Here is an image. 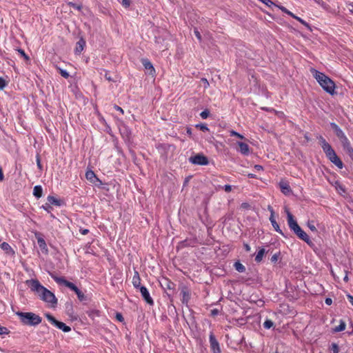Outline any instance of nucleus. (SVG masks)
<instances>
[{
    "mask_svg": "<svg viewBox=\"0 0 353 353\" xmlns=\"http://www.w3.org/2000/svg\"><path fill=\"white\" fill-rule=\"evenodd\" d=\"M80 232L81 233V234L85 235V234H88L89 230H88V229H80Z\"/></svg>",
    "mask_w": 353,
    "mask_h": 353,
    "instance_id": "obj_58",
    "label": "nucleus"
},
{
    "mask_svg": "<svg viewBox=\"0 0 353 353\" xmlns=\"http://www.w3.org/2000/svg\"><path fill=\"white\" fill-rule=\"evenodd\" d=\"M235 270L239 272H244L245 271V267L239 261H236L234 264Z\"/></svg>",
    "mask_w": 353,
    "mask_h": 353,
    "instance_id": "obj_27",
    "label": "nucleus"
},
{
    "mask_svg": "<svg viewBox=\"0 0 353 353\" xmlns=\"http://www.w3.org/2000/svg\"><path fill=\"white\" fill-rule=\"evenodd\" d=\"M294 19H296L298 21H299L301 23L304 25L308 29H310V26L309 23H307L305 21H304L303 19H302L301 18H300V17H299L297 16H295V17Z\"/></svg>",
    "mask_w": 353,
    "mask_h": 353,
    "instance_id": "obj_38",
    "label": "nucleus"
},
{
    "mask_svg": "<svg viewBox=\"0 0 353 353\" xmlns=\"http://www.w3.org/2000/svg\"><path fill=\"white\" fill-rule=\"evenodd\" d=\"M194 33L196 37L198 39V40L201 42L202 41V37L197 28H194Z\"/></svg>",
    "mask_w": 353,
    "mask_h": 353,
    "instance_id": "obj_44",
    "label": "nucleus"
},
{
    "mask_svg": "<svg viewBox=\"0 0 353 353\" xmlns=\"http://www.w3.org/2000/svg\"><path fill=\"white\" fill-rule=\"evenodd\" d=\"M87 314L89 317L94 319L95 316H100V311L98 310H89L86 312Z\"/></svg>",
    "mask_w": 353,
    "mask_h": 353,
    "instance_id": "obj_28",
    "label": "nucleus"
},
{
    "mask_svg": "<svg viewBox=\"0 0 353 353\" xmlns=\"http://www.w3.org/2000/svg\"><path fill=\"white\" fill-rule=\"evenodd\" d=\"M210 348L214 353H221V349L219 343L216 340L214 333L212 332H210L209 336Z\"/></svg>",
    "mask_w": 353,
    "mask_h": 353,
    "instance_id": "obj_10",
    "label": "nucleus"
},
{
    "mask_svg": "<svg viewBox=\"0 0 353 353\" xmlns=\"http://www.w3.org/2000/svg\"><path fill=\"white\" fill-rule=\"evenodd\" d=\"M223 189L226 192H230L232 190V186L230 185H225Z\"/></svg>",
    "mask_w": 353,
    "mask_h": 353,
    "instance_id": "obj_53",
    "label": "nucleus"
},
{
    "mask_svg": "<svg viewBox=\"0 0 353 353\" xmlns=\"http://www.w3.org/2000/svg\"><path fill=\"white\" fill-rule=\"evenodd\" d=\"M325 303L327 305H330L332 303V300L331 298H326L325 300Z\"/></svg>",
    "mask_w": 353,
    "mask_h": 353,
    "instance_id": "obj_56",
    "label": "nucleus"
},
{
    "mask_svg": "<svg viewBox=\"0 0 353 353\" xmlns=\"http://www.w3.org/2000/svg\"><path fill=\"white\" fill-rule=\"evenodd\" d=\"M307 225L310 228V230H312V232H317V230L314 225V221H308Z\"/></svg>",
    "mask_w": 353,
    "mask_h": 353,
    "instance_id": "obj_34",
    "label": "nucleus"
},
{
    "mask_svg": "<svg viewBox=\"0 0 353 353\" xmlns=\"http://www.w3.org/2000/svg\"><path fill=\"white\" fill-rule=\"evenodd\" d=\"M139 290L143 300L150 305H153L154 301L152 298L150 296L148 289L145 286H141L140 287Z\"/></svg>",
    "mask_w": 353,
    "mask_h": 353,
    "instance_id": "obj_11",
    "label": "nucleus"
},
{
    "mask_svg": "<svg viewBox=\"0 0 353 353\" xmlns=\"http://www.w3.org/2000/svg\"><path fill=\"white\" fill-rule=\"evenodd\" d=\"M249 206H250L249 204L247 203H243L241 204V207L243 208H248Z\"/></svg>",
    "mask_w": 353,
    "mask_h": 353,
    "instance_id": "obj_64",
    "label": "nucleus"
},
{
    "mask_svg": "<svg viewBox=\"0 0 353 353\" xmlns=\"http://www.w3.org/2000/svg\"><path fill=\"white\" fill-rule=\"evenodd\" d=\"M330 350L332 351V353H339V347L338 344L336 343H332L330 347Z\"/></svg>",
    "mask_w": 353,
    "mask_h": 353,
    "instance_id": "obj_31",
    "label": "nucleus"
},
{
    "mask_svg": "<svg viewBox=\"0 0 353 353\" xmlns=\"http://www.w3.org/2000/svg\"><path fill=\"white\" fill-rule=\"evenodd\" d=\"M36 161H37V165L38 168L40 170H41L43 169V166H42L41 163V159H40L39 154H37L36 156Z\"/></svg>",
    "mask_w": 353,
    "mask_h": 353,
    "instance_id": "obj_42",
    "label": "nucleus"
},
{
    "mask_svg": "<svg viewBox=\"0 0 353 353\" xmlns=\"http://www.w3.org/2000/svg\"><path fill=\"white\" fill-rule=\"evenodd\" d=\"M16 314L21 322L26 325L36 326L42 321V318L33 312H17Z\"/></svg>",
    "mask_w": 353,
    "mask_h": 353,
    "instance_id": "obj_5",
    "label": "nucleus"
},
{
    "mask_svg": "<svg viewBox=\"0 0 353 353\" xmlns=\"http://www.w3.org/2000/svg\"><path fill=\"white\" fill-rule=\"evenodd\" d=\"M35 237L37 240V243H38V245H39V247L40 248V249L42 251H44L46 253H47L48 251V247H47L45 240L41 236V234L38 232H35Z\"/></svg>",
    "mask_w": 353,
    "mask_h": 353,
    "instance_id": "obj_14",
    "label": "nucleus"
},
{
    "mask_svg": "<svg viewBox=\"0 0 353 353\" xmlns=\"http://www.w3.org/2000/svg\"><path fill=\"white\" fill-rule=\"evenodd\" d=\"M65 1L67 3L68 6L72 7L74 9H77L79 11H81L82 10L83 6L81 4H77L73 2H69L68 0H65Z\"/></svg>",
    "mask_w": 353,
    "mask_h": 353,
    "instance_id": "obj_30",
    "label": "nucleus"
},
{
    "mask_svg": "<svg viewBox=\"0 0 353 353\" xmlns=\"http://www.w3.org/2000/svg\"><path fill=\"white\" fill-rule=\"evenodd\" d=\"M259 1L268 6H270L272 4H273V3L271 0H259Z\"/></svg>",
    "mask_w": 353,
    "mask_h": 353,
    "instance_id": "obj_52",
    "label": "nucleus"
},
{
    "mask_svg": "<svg viewBox=\"0 0 353 353\" xmlns=\"http://www.w3.org/2000/svg\"><path fill=\"white\" fill-rule=\"evenodd\" d=\"M3 179H4V175H3V170H2L1 167H0V181H3Z\"/></svg>",
    "mask_w": 353,
    "mask_h": 353,
    "instance_id": "obj_62",
    "label": "nucleus"
},
{
    "mask_svg": "<svg viewBox=\"0 0 353 353\" xmlns=\"http://www.w3.org/2000/svg\"><path fill=\"white\" fill-rule=\"evenodd\" d=\"M318 139L326 157L338 168L342 169L343 168V163L337 156L332 145L321 135L318 137Z\"/></svg>",
    "mask_w": 353,
    "mask_h": 353,
    "instance_id": "obj_2",
    "label": "nucleus"
},
{
    "mask_svg": "<svg viewBox=\"0 0 353 353\" xmlns=\"http://www.w3.org/2000/svg\"><path fill=\"white\" fill-rule=\"evenodd\" d=\"M269 219L271 223H272V221H276V220L274 219V212H272Z\"/></svg>",
    "mask_w": 353,
    "mask_h": 353,
    "instance_id": "obj_59",
    "label": "nucleus"
},
{
    "mask_svg": "<svg viewBox=\"0 0 353 353\" xmlns=\"http://www.w3.org/2000/svg\"><path fill=\"white\" fill-rule=\"evenodd\" d=\"M41 208L45 210L47 212L50 213L52 210H53V208L51 206V205L48 203H46L45 205H43L41 206Z\"/></svg>",
    "mask_w": 353,
    "mask_h": 353,
    "instance_id": "obj_36",
    "label": "nucleus"
},
{
    "mask_svg": "<svg viewBox=\"0 0 353 353\" xmlns=\"http://www.w3.org/2000/svg\"><path fill=\"white\" fill-rule=\"evenodd\" d=\"M85 46V41L83 38H81L76 44V48L74 49L75 54H80L83 50Z\"/></svg>",
    "mask_w": 353,
    "mask_h": 353,
    "instance_id": "obj_19",
    "label": "nucleus"
},
{
    "mask_svg": "<svg viewBox=\"0 0 353 353\" xmlns=\"http://www.w3.org/2000/svg\"><path fill=\"white\" fill-rule=\"evenodd\" d=\"M30 290L37 294L40 299L50 303L52 307H55L57 304V299L54 294L43 286L37 279H30L26 281Z\"/></svg>",
    "mask_w": 353,
    "mask_h": 353,
    "instance_id": "obj_1",
    "label": "nucleus"
},
{
    "mask_svg": "<svg viewBox=\"0 0 353 353\" xmlns=\"http://www.w3.org/2000/svg\"><path fill=\"white\" fill-rule=\"evenodd\" d=\"M243 247H244V249L246 252H250V250H251V248L250 246L248 244V243H244L243 244Z\"/></svg>",
    "mask_w": 353,
    "mask_h": 353,
    "instance_id": "obj_57",
    "label": "nucleus"
},
{
    "mask_svg": "<svg viewBox=\"0 0 353 353\" xmlns=\"http://www.w3.org/2000/svg\"><path fill=\"white\" fill-rule=\"evenodd\" d=\"M274 325V323L270 319H266L265 322L263 323V327L265 329H270Z\"/></svg>",
    "mask_w": 353,
    "mask_h": 353,
    "instance_id": "obj_32",
    "label": "nucleus"
},
{
    "mask_svg": "<svg viewBox=\"0 0 353 353\" xmlns=\"http://www.w3.org/2000/svg\"><path fill=\"white\" fill-rule=\"evenodd\" d=\"M230 135H231V136H235V137H237L238 138L241 139H244V137H243L242 134H239V132H235V131H234V130H232V131L230 132Z\"/></svg>",
    "mask_w": 353,
    "mask_h": 353,
    "instance_id": "obj_47",
    "label": "nucleus"
},
{
    "mask_svg": "<svg viewBox=\"0 0 353 353\" xmlns=\"http://www.w3.org/2000/svg\"><path fill=\"white\" fill-rule=\"evenodd\" d=\"M121 3L125 8H128L130 5V0H121Z\"/></svg>",
    "mask_w": 353,
    "mask_h": 353,
    "instance_id": "obj_49",
    "label": "nucleus"
},
{
    "mask_svg": "<svg viewBox=\"0 0 353 353\" xmlns=\"http://www.w3.org/2000/svg\"><path fill=\"white\" fill-rule=\"evenodd\" d=\"M43 194V189L41 185H36L34 187L33 189V195L37 198L39 199L42 196Z\"/></svg>",
    "mask_w": 353,
    "mask_h": 353,
    "instance_id": "obj_23",
    "label": "nucleus"
},
{
    "mask_svg": "<svg viewBox=\"0 0 353 353\" xmlns=\"http://www.w3.org/2000/svg\"><path fill=\"white\" fill-rule=\"evenodd\" d=\"M238 144L239 145L241 153L244 155H248L249 154V145L243 142H239Z\"/></svg>",
    "mask_w": 353,
    "mask_h": 353,
    "instance_id": "obj_21",
    "label": "nucleus"
},
{
    "mask_svg": "<svg viewBox=\"0 0 353 353\" xmlns=\"http://www.w3.org/2000/svg\"><path fill=\"white\" fill-rule=\"evenodd\" d=\"M163 41V39H161V37H155V43L159 44V43H161Z\"/></svg>",
    "mask_w": 353,
    "mask_h": 353,
    "instance_id": "obj_61",
    "label": "nucleus"
},
{
    "mask_svg": "<svg viewBox=\"0 0 353 353\" xmlns=\"http://www.w3.org/2000/svg\"><path fill=\"white\" fill-rule=\"evenodd\" d=\"M6 86V82L3 77H0V90H3Z\"/></svg>",
    "mask_w": 353,
    "mask_h": 353,
    "instance_id": "obj_48",
    "label": "nucleus"
},
{
    "mask_svg": "<svg viewBox=\"0 0 353 353\" xmlns=\"http://www.w3.org/2000/svg\"><path fill=\"white\" fill-rule=\"evenodd\" d=\"M347 298L349 302L353 305V296H352L350 294H347Z\"/></svg>",
    "mask_w": 353,
    "mask_h": 353,
    "instance_id": "obj_60",
    "label": "nucleus"
},
{
    "mask_svg": "<svg viewBox=\"0 0 353 353\" xmlns=\"http://www.w3.org/2000/svg\"><path fill=\"white\" fill-rule=\"evenodd\" d=\"M141 63L144 66L145 69L149 70V74L151 75H154L155 74V69L153 67L152 63L151 61L148 59H142Z\"/></svg>",
    "mask_w": 353,
    "mask_h": 353,
    "instance_id": "obj_17",
    "label": "nucleus"
},
{
    "mask_svg": "<svg viewBox=\"0 0 353 353\" xmlns=\"http://www.w3.org/2000/svg\"><path fill=\"white\" fill-rule=\"evenodd\" d=\"M279 8L285 13H286L287 14L290 15V17H292V18H294L295 17V14H294L292 12H290V10H288L286 8H285L284 6H279Z\"/></svg>",
    "mask_w": 353,
    "mask_h": 353,
    "instance_id": "obj_35",
    "label": "nucleus"
},
{
    "mask_svg": "<svg viewBox=\"0 0 353 353\" xmlns=\"http://www.w3.org/2000/svg\"><path fill=\"white\" fill-rule=\"evenodd\" d=\"M288 224L290 229L302 241H305L308 245H313L312 241L310 240L309 236L302 228L299 225L297 221L294 219V216L291 212L286 210Z\"/></svg>",
    "mask_w": 353,
    "mask_h": 353,
    "instance_id": "obj_4",
    "label": "nucleus"
},
{
    "mask_svg": "<svg viewBox=\"0 0 353 353\" xmlns=\"http://www.w3.org/2000/svg\"><path fill=\"white\" fill-rule=\"evenodd\" d=\"M115 318L117 321H119V322H123L124 321V318L122 315L121 313H119V312H117L116 313V316H115Z\"/></svg>",
    "mask_w": 353,
    "mask_h": 353,
    "instance_id": "obj_46",
    "label": "nucleus"
},
{
    "mask_svg": "<svg viewBox=\"0 0 353 353\" xmlns=\"http://www.w3.org/2000/svg\"><path fill=\"white\" fill-rule=\"evenodd\" d=\"M219 313V311L218 309H213L211 310V315L213 316L218 315Z\"/></svg>",
    "mask_w": 353,
    "mask_h": 353,
    "instance_id": "obj_54",
    "label": "nucleus"
},
{
    "mask_svg": "<svg viewBox=\"0 0 353 353\" xmlns=\"http://www.w3.org/2000/svg\"><path fill=\"white\" fill-rule=\"evenodd\" d=\"M0 248L3 250L6 251L7 254L14 253V250H12L11 246L6 242H3L2 243H1Z\"/></svg>",
    "mask_w": 353,
    "mask_h": 353,
    "instance_id": "obj_24",
    "label": "nucleus"
},
{
    "mask_svg": "<svg viewBox=\"0 0 353 353\" xmlns=\"http://www.w3.org/2000/svg\"><path fill=\"white\" fill-rule=\"evenodd\" d=\"M272 227L274 228V229L275 230V231H276L277 232H279V234H281L284 238H288V234H285L281 229H280V227L279 225V224L277 223L276 221H272Z\"/></svg>",
    "mask_w": 353,
    "mask_h": 353,
    "instance_id": "obj_26",
    "label": "nucleus"
},
{
    "mask_svg": "<svg viewBox=\"0 0 353 353\" xmlns=\"http://www.w3.org/2000/svg\"><path fill=\"white\" fill-rule=\"evenodd\" d=\"M17 51L20 53V54L27 61L30 59V57L25 53L24 50L22 49H18Z\"/></svg>",
    "mask_w": 353,
    "mask_h": 353,
    "instance_id": "obj_45",
    "label": "nucleus"
},
{
    "mask_svg": "<svg viewBox=\"0 0 353 353\" xmlns=\"http://www.w3.org/2000/svg\"><path fill=\"white\" fill-rule=\"evenodd\" d=\"M161 288L164 290H173L175 287V284L167 278H163L160 281Z\"/></svg>",
    "mask_w": 353,
    "mask_h": 353,
    "instance_id": "obj_15",
    "label": "nucleus"
},
{
    "mask_svg": "<svg viewBox=\"0 0 353 353\" xmlns=\"http://www.w3.org/2000/svg\"><path fill=\"white\" fill-rule=\"evenodd\" d=\"M114 108L117 110V111H119L121 114H123L124 113V111L123 110L119 105H114Z\"/></svg>",
    "mask_w": 353,
    "mask_h": 353,
    "instance_id": "obj_55",
    "label": "nucleus"
},
{
    "mask_svg": "<svg viewBox=\"0 0 353 353\" xmlns=\"http://www.w3.org/2000/svg\"><path fill=\"white\" fill-rule=\"evenodd\" d=\"M341 143L343 150L349 155L353 161V148L347 136L345 134L339 139Z\"/></svg>",
    "mask_w": 353,
    "mask_h": 353,
    "instance_id": "obj_7",
    "label": "nucleus"
},
{
    "mask_svg": "<svg viewBox=\"0 0 353 353\" xmlns=\"http://www.w3.org/2000/svg\"><path fill=\"white\" fill-rule=\"evenodd\" d=\"M310 72L314 78L326 92L330 94H334L335 83L329 77L314 68H311Z\"/></svg>",
    "mask_w": 353,
    "mask_h": 353,
    "instance_id": "obj_3",
    "label": "nucleus"
},
{
    "mask_svg": "<svg viewBox=\"0 0 353 353\" xmlns=\"http://www.w3.org/2000/svg\"><path fill=\"white\" fill-rule=\"evenodd\" d=\"M85 178L92 183H96L97 181H99V179L92 170H88L86 171Z\"/></svg>",
    "mask_w": 353,
    "mask_h": 353,
    "instance_id": "obj_18",
    "label": "nucleus"
},
{
    "mask_svg": "<svg viewBox=\"0 0 353 353\" xmlns=\"http://www.w3.org/2000/svg\"><path fill=\"white\" fill-rule=\"evenodd\" d=\"M254 169L257 171L263 170V167L261 165H255Z\"/></svg>",
    "mask_w": 353,
    "mask_h": 353,
    "instance_id": "obj_63",
    "label": "nucleus"
},
{
    "mask_svg": "<svg viewBox=\"0 0 353 353\" xmlns=\"http://www.w3.org/2000/svg\"><path fill=\"white\" fill-rule=\"evenodd\" d=\"M51 277L58 283L60 285H63L65 287L70 288L71 290L76 292L78 291L79 288L72 282H70L65 279L64 277H59L53 274H51Z\"/></svg>",
    "mask_w": 353,
    "mask_h": 353,
    "instance_id": "obj_9",
    "label": "nucleus"
},
{
    "mask_svg": "<svg viewBox=\"0 0 353 353\" xmlns=\"http://www.w3.org/2000/svg\"><path fill=\"white\" fill-rule=\"evenodd\" d=\"M281 192L285 195H290L292 194V190L286 181H281L279 183Z\"/></svg>",
    "mask_w": 353,
    "mask_h": 353,
    "instance_id": "obj_13",
    "label": "nucleus"
},
{
    "mask_svg": "<svg viewBox=\"0 0 353 353\" xmlns=\"http://www.w3.org/2000/svg\"><path fill=\"white\" fill-rule=\"evenodd\" d=\"M196 128H199L203 132H208L209 131V128L205 123H199L196 125Z\"/></svg>",
    "mask_w": 353,
    "mask_h": 353,
    "instance_id": "obj_33",
    "label": "nucleus"
},
{
    "mask_svg": "<svg viewBox=\"0 0 353 353\" xmlns=\"http://www.w3.org/2000/svg\"><path fill=\"white\" fill-rule=\"evenodd\" d=\"M132 284L136 289H139L141 285V278L137 271L134 272V274L132 277Z\"/></svg>",
    "mask_w": 353,
    "mask_h": 353,
    "instance_id": "obj_20",
    "label": "nucleus"
},
{
    "mask_svg": "<svg viewBox=\"0 0 353 353\" xmlns=\"http://www.w3.org/2000/svg\"><path fill=\"white\" fill-rule=\"evenodd\" d=\"M346 324L343 321H341L340 324L336 326L333 330L334 332H339L343 331L345 329Z\"/></svg>",
    "mask_w": 353,
    "mask_h": 353,
    "instance_id": "obj_29",
    "label": "nucleus"
},
{
    "mask_svg": "<svg viewBox=\"0 0 353 353\" xmlns=\"http://www.w3.org/2000/svg\"><path fill=\"white\" fill-rule=\"evenodd\" d=\"M330 125L332 130H333L334 134L339 139L345 134L343 130L336 123L331 122L330 123Z\"/></svg>",
    "mask_w": 353,
    "mask_h": 353,
    "instance_id": "obj_16",
    "label": "nucleus"
},
{
    "mask_svg": "<svg viewBox=\"0 0 353 353\" xmlns=\"http://www.w3.org/2000/svg\"><path fill=\"white\" fill-rule=\"evenodd\" d=\"M181 294L182 296L181 302L183 304L188 305L190 299V292L188 287L183 285L181 289Z\"/></svg>",
    "mask_w": 353,
    "mask_h": 353,
    "instance_id": "obj_12",
    "label": "nucleus"
},
{
    "mask_svg": "<svg viewBox=\"0 0 353 353\" xmlns=\"http://www.w3.org/2000/svg\"><path fill=\"white\" fill-rule=\"evenodd\" d=\"M75 293L77 295V297L79 299V301H83L85 300V296L79 289Z\"/></svg>",
    "mask_w": 353,
    "mask_h": 353,
    "instance_id": "obj_37",
    "label": "nucleus"
},
{
    "mask_svg": "<svg viewBox=\"0 0 353 353\" xmlns=\"http://www.w3.org/2000/svg\"><path fill=\"white\" fill-rule=\"evenodd\" d=\"M105 79H107L108 81H114L111 76L110 75L109 72L108 71H105V74L104 75Z\"/></svg>",
    "mask_w": 353,
    "mask_h": 353,
    "instance_id": "obj_51",
    "label": "nucleus"
},
{
    "mask_svg": "<svg viewBox=\"0 0 353 353\" xmlns=\"http://www.w3.org/2000/svg\"><path fill=\"white\" fill-rule=\"evenodd\" d=\"M210 115V111L208 109L204 110L200 113V116L202 119H205Z\"/></svg>",
    "mask_w": 353,
    "mask_h": 353,
    "instance_id": "obj_39",
    "label": "nucleus"
},
{
    "mask_svg": "<svg viewBox=\"0 0 353 353\" xmlns=\"http://www.w3.org/2000/svg\"><path fill=\"white\" fill-rule=\"evenodd\" d=\"M59 73L65 79H68L70 77L69 73L65 70L59 69Z\"/></svg>",
    "mask_w": 353,
    "mask_h": 353,
    "instance_id": "obj_43",
    "label": "nucleus"
},
{
    "mask_svg": "<svg viewBox=\"0 0 353 353\" xmlns=\"http://www.w3.org/2000/svg\"><path fill=\"white\" fill-rule=\"evenodd\" d=\"M9 333H10V331L8 330V329L7 327L1 326L0 325V335L8 334Z\"/></svg>",
    "mask_w": 353,
    "mask_h": 353,
    "instance_id": "obj_40",
    "label": "nucleus"
},
{
    "mask_svg": "<svg viewBox=\"0 0 353 353\" xmlns=\"http://www.w3.org/2000/svg\"><path fill=\"white\" fill-rule=\"evenodd\" d=\"M47 201H48V203H50V205H54L56 206H61V203H62L61 200L57 199V198H55L53 196H48L47 197Z\"/></svg>",
    "mask_w": 353,
    "mask_h": 353,
    "instance_id": "obj_22",
    "label": "nucleus"
},
{
    "mask_svg": "<svg viewBox=\"0 0 353 353\" xmlns=\"http://www.w3.org/2000/svg\"><path fill=\"white\" fill-rule=\"evenodd\" d=\"M189 161L194 165H206L209 163L207 157L203 154H197L189 158Z\"/></svg>",
    "mask_w": 353,
    "mask_h": 353,
    "instance_id": "obj_8",
    "label": "nucleus"
},
{
    "mask_svg": "<svg viewBox=\"0 0 353 353\" xmlns=\"http://www.w3.org/2000/svg\"><path fill=\"white\" fill-rule=\"evenodd\" d=\"M47 319L55 327L61 330L64 332H68L71 330V328L70 326L65 325L64 323L61 321H59L57 320L52 315H51L49 313H47L45 314Z\"/></svg>",
    "mask_w": 353,
    "mask_h": 353,
    "instance_id": "obj_6",
    "label": "nucleus"
},
{
    "mask_svg": "<svg viewBox=\"0 0 353 353\" xmlns=\"http://www.w3.org/2000/svg\"><path fill=\"white\" fill-rule=\"evenodd\" d=\"M201 81L203 83V87H204V88H208V87H209L210 84H209V82H208V81L207 80V79H205V78H202Z\"/></svg>",
    "mask_w": 353,
    "mask_h": 353,
    "instance_id": "obj_50",
    "label": "nucleus"
},
{
    "mask_svg": "<svg viewBox=\"0 0 353 353\" xmlns=\"http://www.w3.org/2000/svg\"><path fill=\"white\" fill-rule=\"evenodd\" d=\"M280 254V252L275 253L270 259L271 262L276 263L278 261Z\"/></svg>",
    "mask_w": 353,
    "mask_h": 353,
    "instance_id": "obj_41",
    "label": "nucleus"
},
{
    "mask_svg": "<svg viewBox=\"0 0 353 353\" xmlns=\"http://www.w3.org/2000/svg\"><path fill=\"white\" fill-rule=\"evenodd\" d=\"M265 253V250L263 248H261L259 252H257L256 256H255V261L256 263H260L263 260V257Z\"/></svg>",
    "mask_w": 353,
    "mask_h": 353,
    "instance_id": "obj_25",
    "label": "nucleus"
}]
</instances>
